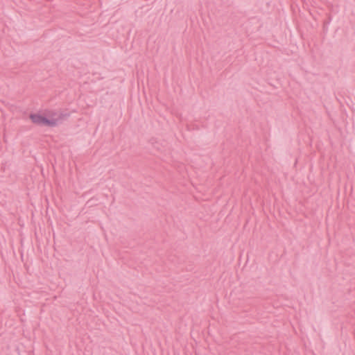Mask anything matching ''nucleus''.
I'll use <instances>...</instances> for the list:
<instances>
[{
	"instance_id": "nucleus-1",
	"label": "nucleus",
	"mask_w": 355,
	"mask_h": 355,
	"mask_svg": "<svg viewBox=\"0 0 355 355\" xmlns=\"http://www.w3.org/2000/svg\"><path fill=\"white\" fill-rule=\"evenodd\" d=\"M69 116L67 113L60 112L58 117L55 119H48L40 114L31 113L29 118L32 122L36 125H45L48 127H55Z\"/></svg>"
},
{
	"instance_id": "nucleus-2",
	"label": "nucleus",
	"mask_w": 355,
	"mask_h": 355,
	"mask_svg": "<svg viewBox=\"0 0 355 355\" xmlns=\"http://www.w3.org/2000/svg\"><path fill=\"white\" fill-rule=\"evenodd\" d=\"M59 114H57L55 112H50L49 114V116L51 117V119H55L58 117Z\"/></svg>"
}]
</instances>
